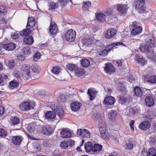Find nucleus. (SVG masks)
Segmentation results:
<instances>
[{
	"instance_id": "nucleus-1",
	"label": "nucleus",
	"mask_w": 156,
	"mask_h": 156,
	"mask_svg": "<svg viewBox=\"0 0 156 156\" xmlns=\"http://www.w3.org/2000/svg\"><path fill=\"white\" fill-rule=\"evenodd\" d=\"M146 44H141L140 47V50L142 52L147 53L153 52V48L156 47V42L153 37H148L145 41Z\"/></svg>"
},
{
	"instance_id": "nucleus-2",
	"label": "nucleus",
	"mask_w": 156,
	"mask_h": 156,
	"mask_svg": "<svg viewBox=\"0 0 156 156\" xmlns=\"http://www.w3.org/2000/svg\"><path fill=\"white\" fill-rule=\"evenodd\" d=\"M30 66L28 64L24 65L22 68V72L23 77L25 80H28L30 79H32L33 80L37 78V77L34 76V75L31 76L30 73Z\"/></svg>"
},
{
	"instance_id": "nucleus-3",
	"label": "nucleus",
	"mask_w": 156,
	"mask_h": 156,
	"mask_svg": "<svg viewBox=\"0 0 156 156\" xmlns=\"http://www.w3.org/2000/svg\"><path fill=\"white\" fill-rule=\"evenodd\" d=\"M35 105V103L33 101H27L21 103L19 107L23 111H27L34 109Z\"/></svg>"
},
{
	"instance_id": "nucleus-4",
	"label": "nucleus",
	"mask_w": 156,
	"mask_h": 156,
	"mask_svg": "<svg viewBox=\"0 0 156 156\" xmlns=\"http://www.w3.org/2000/svg\"><path fill=\"white\" fill-rule=\"evenodd\" d=\"M76 35L75 31L70 29L66 32L65 34V38L67 41L72 42L75 40Z\"/></svg>"
},
{
	"instance_id": "nucleus-5",
	"label": "nucleus",
	"mask_w": 156,
	"mask_h": 156,
	"mask_svg": "<svg viewBox=\"0 0 156 156\" xmlns=\"http://www.w3.org/2000/svg\"><path fill=\"white\" fill-rule=\"evenodd\" d=\"M51 108L54 111L56 112L60 118H62L64 115V113L62 108L60 106H55L54 104L51 105Z\"/></svg>"
},
{
	"instance_id": "nucleus-6",
	"label": "nucleus",
	"mask_w": 156,
	"mask_h": 156,
	"mask_svg": "<svg viewBox=\"0 0 156 156\" xmlns=\"http://www.w3.org/2000/svg\"><path fill=\"white\" fill-rule=\"evenodd\" d=\"M112 14V11L111 9H108L104 12V13L100 12L98 14L97 16V20L103 21L105 20V18L108 16Z\"/></svg>"
},
{
	"instance_id": "nucleus-7",
	"label": "nucleus",
	"mask_w": 156,
	"mask_h": 156,
	"mask_svg": "<svg viewBox=\"0 0 156 156\" xmlns=\"http://www.w3.org/2000/svg\"><path fill=\"white\" fill-rule=\"evenodd\" d=\"M150 91L147 89H144L142 90L140 87H135L134 90V92L136 96L138 97H141L143 95L145 96L146 93H148Z\"/></svg>"
},
{
	"instance_id": "nucleus-8",
	"label": "nucleus",
	"mask_w": 156,
	"mask_h": 156,
	"mask_svg": "<svg viewBox=\"0 0 156 156\" xmlns=\"http://www.w3.org/2000/svg\"><path fill=\"white\" fill-rule=\"evenodd\" d=\"M42 133L44 135L49 136L53 132V130L48 125H42L39 126Z\"/></svg>"
},
{
	"instance_id": "nucleus-9",
	"label": "nucleus",
	"mask_w": 156,
	"mask_h": 156,
	"mask_svg": "<svg viewBox=\"0 0 156 156\" xmlns=\"http://www.w3.org/2000/svg\"><path fill=\"white\" fill-rule=\"evenodd\" d=\"M99 130L100 134L102 137L106 140L109 139L110 137V136L106 130L105 127L104 126H101L99 128Z\"/></svg>"
},
{
	"instance_id": "nucleus-10",
	"label": "nucleus",
	"mask_w": 156,
	"mask_h": 156,
	"mask_svg": "<svg viewBox=\"0 0 156 156\" xmlns=\"http://www.w3.org/2000/svg\"><path fill=\"white\" fill-rule=\"evenodd\" d=\"M117 98L118 100L122 104H126L129 103L131 99L130 97H127L122 95H119Z\"/></svg>"
},
{
	"instance_id": "nucleus-11",
	"label": "nucleus",
	"mask_w": 156,
	"mask_h": 156,
	"mask_svg": "<svg viewBox=\"0 0 156 156\" xmlns=\"http://www.w3.org/2000/svg\"><path fill=\"white\" fill-rule=\"evenodd\" d=\"M116 30L114 28L109 29L105 32V37L107 39L111 38L116 34Z\"/></svg>"
},
{
	"instance_id": "nucleus-12",
	"label": "nucleus",
	"mask_w": 156,
	"mask_h": 156,
	"mask_svg": "<svg viewBox=\"0 0 156 156\" xmlns=\"http://www.w3.org/2000/svg\"><path fill=\"white\" fill-rule=\"evenodd\" d=\"M77 134L79 135H81L83 137L90 138V134L89 131L86 129H78L77 132Z\"/></svg>"
},
{
	"instance_id": "nucleus-13",
	"label": "nucleus",
	"mask_w": 156,
	"mask_h": 156,
	"mask_svg": "<svg viewBox=\"0 0 156 156\" xmlns=\"http://www.w3.org/2000/svg\"><path fill=\"white\" fill-rule=\"evenodd\" d=\"M151 125V124L149 121H144L140 124L139 127L141 130H146L150 127Z\"/></svg>"
},
{
	"instance_id": "nucleus-14",
	"label": "nucleus",
	"mask_w": 156,
	"mask_h": 156,
	"mask_svg": "<svg viewBox=\"0 0 156 156\" xmlns=\"http://www.w3.org/2000/svg\"><path fill=\"white\" fill-rule=\"evenodd\" d=\"M128 7L125 5L119 4L117 5V10L122 14L124 15L126 13Z\"/></svg>"
},
{
	"instance_id": "nucleus-15",
	"label": "nucleus",
	"mask_w": 156,
	"mask_h": 156,
	"mask_svg": "<svg viewBox=\"0 0 156 156\" xmlns=\"http://www.w3.org/2000/svg\"><path fill=\"white\" fill-rule=\"evenodd\" d=\"M134 4L136 9H142L145 4V0H135Z\"/></svg>"
},
{
	"instance_id": "nucleus-16",
	"label": "nucleus",
	"mask_w": 156,
	"mask_h": 156,
	"mask_svg": "<svg viewBox=\"0 0 156 156\" xmlns=\"http://www.w3.org/2000/svg\"><path fill=\"white\" fill-rule=\"evenodd\" d=\"M115 98L111 96L106 97L104 99V103L105 105H112L115 102Z\"/></svg>"
},
{
	"instance_id": "nucleus-17",
	"label": "nucleus",
	"mask_w": 156,
	"mask_h": 156,
	"mask_svg": "<svg viewBox=\"0 0 156 156\" xmlns=\"http://www.w3.org/2000/svg\"><path fill=\"white\" fill-rule=\"evenodd\" d=\"M23 139V137L21 136H13L12 139V142L15 145H19Z\"/></svg>"
},
{
	"instance_id": "nucleus-18",
	"label": "nucleus",
	"mask_w": 156,
	"mask_h": 156,
	"mask_svg": "<svg viewBox=\"0 0 156 156\" xmlns=\"http://www.w3.org/2000/svg\"><path fill=\"white\" fill-rule=\"evenodd\" d=\"M104 70L107 73L111 74L114 72L115 68L112 64L108 63L105 64Z\"/></svg>"
},
{
	"instance_id": "nucleus-19",
	"label": "nucleus",
	"mask_w": 156,
	"mask_h": 156,
	"mask_svg": "<svg viewBox=\"0 0 156 156\" xmlns=\"http://www.w3.org/2000/svg\"><path fill=\"white\" fill-rule=\"evenodd\" d=\"M49 30L51 34L52 35L55 34L58 30L56 24L53 22H51Z\"/></svg>"
},
{
	"instance_id": "nucleus-20",
	"label": "nucleus",
	"mask_w": 156,
	"mask_h": 156,
	"mask_svg": "<svg viewBox=\"0 0 156 156\" xmlns=\"http://www.w3.org/2000/svg\"><path fill=\"white\" fill-rule=\"evenodd\" d=\"M3 48L6 50L12 51L16 48V45L12 43L3 45Z\"/></svg>"
},
{
	"instance_id": "nucleus-21",
	"label": "nucleus",
	"mask_w": 156,
	"mask_h": 156,
	"mask_svg": "<svg viewBox=\"0 0 156 156\" xmlns=\"http://www.w3.org/2000/svg\"><path fill=\"white\" fill-rule=\"evenodd\" d=\"M97 92L94 89L90 88L88 89L87 94L90 97V100L92 101L94 100Z\"/></svg>"
},
{
	"instance_id": "nucleus-22",
	"label": "nucleus",
	"mask_w": 156,
	"mask_h": 156,
	"mask_svg": "<svg viewBox=\"0 0 156 156\" xmlns=\"http://www.w3.org/2000/svg\"><path fill=\"white\" fill-rule=\"evenodd\" d=\"M80 105V103L77 101H74L71 104L70 107L72 111L76 112L79 109Z\"/></svg>"
},
{
	"instance_id": "nucleus-23",
	"label": "nucleus",
	"mask_w": 156,
	"mask_h": 156,
	"mask_svg": "<svg viewBox=\"0 0 156 156\" xmlns=\"http://www.w3.org/2000/svg\"><path fill=\"white\" fill-rule=\"evenodd\" d=\"M145 101L146 105L148 107H151L153 106L154 104V100L151 96L147 97L145 98Z\"/></svg>"
},
{
	"instance_id": "nucleus-24",
	"label": "nucleus",
	"mask_w": 156,
	"mask_h": 156,
	"mask_svg": "<svg viewBox=\"0 0 156 156\" xmlns=\"http://www.w3.org/2000/svg\"><path fill=\"white\" fill-rule=\"evenodd\" d=\"M56 114L57 113L55 111H48L45 114V117L48 119H52L56 116Z\"/></svg>"
},
{
	"instance_id": "nucleus-25",
	"label": "nucleus",
	"mask_w": 156,
	"mask_h": 156,
	"mask_svg": "<svg viewBox=\"0 0 156 156\" xmlns=\"http://www.w3.org/2000/svg\"><path fill=\"white\" fill-rule=\"evenodd\" d=\"M35 20L34 18L31 17H28L26 27H33L35 25Z\"/></svg>"
},
{
	"instance_id": "nucleus-26",
	"label": "nucleus",
	"mask_w": 156,
	"mask_h": 156,
	"mask_svg": "<svg viewBox=\"0 0 156 156\" xmlns=\"http://www.w3.org/2000/svg\"><path fill=\"white\" fill-rule=\"evenodd\" d=\"M61 137L63 138L70 137L71 136V132L66 129H64L60 132Z\"/></svg>"
},
{
	"instance_id": "nucleus-27",
	"label": "nucleus",
	"mask_w": 156,
	"mask_h": 156,
	"mask_svg": "<svg viewBox=\"0 0 156 156\" xmlns=\"http://www.w3.org/2000/svg\"><path fill=\"white\" fill-rule=\"evenodd\" d=\"M25 43L29 45L32 44L34 42V39L32 36L28 35L25 36L23 39Z\"/></svg>"
},
{
	"instance_id": "nucleus-28",
	"label": "nucleus",
	"mask_w": 156,
	"mask_h": 156,
	"mask_svg": "<svg viewBox=\"0 0 156 156\" xmlns=\"http://www.w3.org/2000/svg\"><path fill=\"white\" fill-rule=\"evenodd\" d=\"M93 144L90 142H88L85 144L84 148L87 152H93Z\"/></svg>"
},
{
	"instance_id": "nucleus-29",
	"label": "nucleus",
	"mask_w": 156,
	"mask_h": 156,
	"mask_svg": "<svg viewBox=\"0 0 156 156\" xmlns=\"http://www.w3.org/2000/svg\"><path fill=\"white\" fill-rule=\"evenodd\" d=\"M102 148V146L98 144H95L93 146V152L98 153L100 151Z\"/></svg>"
},
{
	"instance_id": "nucleus-30",
	"label": "nucleus",
	"mask_w": 156,
	"mask_h": 156,
	"mask_svg": "<svg viewBox=\"0 0 156 156\" xmlns=\"http://www.w3.org/2000/svg\"><path fill=\"white\" fill-rule=\"evenodd\" d=\"M142 30L141 27L140 26L137 27L132 30L131 34L134 35H137L141 32Z\"/></svg>"
},
{
	"instance_id": "nucleus-31",
	"label": "nucleus",
	"mask_w": 156,
	"mask_h": 156,
	"mask_svg": "<svg viewBox=\"0 0 156 156\" xmlns=\"http://www.w3.org/2000/svg\"><path fill=\"white\" fill-rule=\"evenodd\" d=\"M75 72L78 77H80L83 76L85 74V71L83 69L78 68V69L75 70Z\"/></svg>"
},
{
	"instance_id": "nucleus-32",
	"label": "nucleus",
	"mask_w": 156,
	"mask_h": 156,
	"mask_svg": "<svg viewBox=\"0 0 156 156\" xmlns=\"http://www.w3.org/2000/svg\"><path fill=\"white\" fill-rule=\"evenodd\" d=\"M31 30L30 28H27L23 30V31H20V34L21 36H28L27 35L30 34Z\"/></svg>"
},
{
	"instance_id": "nucleus-33",
	"label": "nucleus",
	"mask_w": 156,
	"mask_h": 156,
	"mask_svg": "<svg viewBox=\"0 0 156 156\" xmlns=\"http://www.w3.org/2000/svg\"><path fill=\"white\" fill-rule=\"evenodd\" d=\"M81 64L83 67L87 68L90 64V61L88 59H83L81 61Z\"/></svg>"
},
{
	"instance_id": "nucleus-34",
	"label": "nucleus",
	"mask_w": 156,
	"mask_h": 156,
	"mask_svg": "<svg viewBox=\"0 0 156 156\" xmlns=\"http://www.w3.org/2000/svg\"><path fill=\"white\" fill-rule=\"evenodd\" d=\"M67 69L70 70H75L78 69V66L76 65L73 64H68L66 66Z\"/></svg>"
},
{
	"instance_id": "nucleus-35",
	"label": "nucleus",
	"mask_w": 156,
	"mask_h": 156,
	"mask_svg": "<svg viewBox=\"0 0 156 156\" xmlns=\"http://www.w3.org/2000/svg\"><path fill=\"white\" fill-rule=\"evenodd\" d=\"M156 154V149L152 148L149 149L147 152V156H154Z\"/></svg>"
},
{
	"instance_id": "nucleus-36",
	"label": "nucleus",
	"mask_w": 156,
	"mask_h": 156,
	"mask_svg": "<svg viewBox=\"0 0 156 156\" xmlns=\"http://www.w3.org/2000/svg\"><path fill=\"white\" fill-rule=\"evenodd\" d=\"M19 122V119L16 117H12L11 119V123L13 125L17 124Z\"/></svg>"
},
{
	"instance_id": "nucleus-37",
	"label": "nucleus",
	"mask_w": 156,
	"mask_h": 156,
	"mask_svg": "<svg viewBox=\"0 0 156 156\" xmlns=\"http://www.w3.org/2000/svg\"><path fill=\"white\" fill-rule=\"evenodd\" d=\"M67 96L66 94H61L57 99L58 102H62L66 101L67 98Z\"/></svg>"
},
{
	"instance_id": "nucleus-38",
	"label": "nucleus",
	"mask_w": 156,
	"mask_h": 156,
	"mask_svg": "<svg viewBox=\"0 0 156 156\" xmlns=\"http://www.w3.org/2000/svg\"><path fill=\"white\" fill-rule=\"evenodd\" d=\"M60 71V68L59 66H55L51 70V72L55 74H58Z\"/></svg>"
},
{
	"instance_id": "nucleus-39",
	"label": "nucleus",
	"mask_w": 156,
	"mask_h": 156,
	"mask_svg": "<svg viewBox=\"0 0 156 156\" xmlns=\"http://www.w3.org/2000/svg\"><path fill=\"white\" fill-rule=\"evenodd\" d=\"M116 111L112 110L108 114L109 118L112 119H115L116 116Z\"/></svg>"
},
{
	"instance_id": "nucleus-40",
	"label": "nucleus",
	"mask_w": 156,
	"mask_h": 156,
	"mask_svg": "<svg viewBox=\"0 0 156 156\" xmlns=\"http://www.w3.org/2000/svg\"><path fill=\"white\" fill-rule=\"evenodd\" d=\"M16 65L15 61L14 59L9 60L8 61V66L10 69L14 68Z\"/></svg>"
},
{
	"instance_id": "nucleus-41",
	"label": "nucleus",
	"mask_w": 156,
	"mask_h": 156,
	"mask_svg": "<svg viewBox=\"0 0 156 156\" xmlns=\"http://www.w3.org/2000/svg\"><path fill=\"white\" fill-rule=\"evenodd\" d=\"M30 49L29 47H25L22 50V53L24 55L30 54Z\"/></svg>"
},
{
	"instance_id": "nucleus-42",
	"label": "nucleus",
	"mask_w": 156,
	"mask_h": 156,
	"mask_svg": "<svg viewBox=\"0 0 156 156\" xmlns=\"http://www.w3.org/2000/svg\"><path fill=\"white\" fill-rule=\"evenodd\" d=\"M31 69L34 72L38 73L39 72L40 68L36 64L33 65L31 66Z\"/></svg>"
},
{
	"instance_id": "nucleus-43",
	"label": "nucleus",
	"mask_w": 156,
	"mask_h": 156,
	"mask_svg": "<svg viewBox=\"0 0 156 156\" xmlns=\"http://www.w3.org/2000/svg\"><path fill=\"white\" fill-rule=\"evenodd\" d=\"M148 81L149 82L152 83H156V76H152L149 77L148 79Z\"/></svg>"
},
{
	"instance_id": "nucleus-44",
	"label": "nucleus",
	"mask_w": 156,
	"mask_h": 156,
	"mask_svg": "<svg viewBox=\"0 0 156 156\" xmlns=\"http://www.w3.org/2000/svg\"><path fill=\"white\" fill-rule=\"evenodd\" d=\"M112 49H108V50H104L103 51H100L99 52V54L102 56H105L107 55L108 52H109Z\"/></svg>"
},
{
	"instance_id": "nucleus-45",
	"label": "nucleus",
	"mask_w": 156,
	"mask_h": 156,
	"mask_svg": "<svg viewBox=\"0 0 156 156\" xmlns=\"http://www.w3.org/2000/svg\"><path fill=\"white\" fill-rule=\"evenodd\" d=\"M7 12V10L5 7L3 6H0V14L1 15H4Z\"/></svg>"
},
{
	"instance_id": "nucleus-46",
	"label": "nucleus",
	"mask_w": 156,
	"mask_h": 156,
	"mask_svg": "<svg viewBox=\"0 0 156 156\" xmlns=\"http://www.w3.org/2000/svg\"><path fill=\"white\" fill-rule=\"evenodd\" d=\"M9 85L11 87H16L19 85V83L16 81L14 80L10 82Z\"/></svg>"
},
{
	"instance_id": "nucleus-47",
	"label": "nucleus",
	"mask_w": 156,
	"mask_h": 156,
	"mask_svg": "<svg viewBox=\"0 0 156 156\" xmlns=\"http://www.w3.org/2000/svg\"><path fill=\"white\" fill-rule=\"evenodd\" d=\"M137 62L141 65H144L146 62L145 59L143 58H139L137 59Z\"/></svg>"
},
{
	"instance_id": "nucleus-48",
	"label": "nucleus",
	"mask_w": 156,
	"mask_h": 156,
	"mask_svg": "<svg viewBox=\"0 0 156 156\" xmlns=\"http://www.w3.org/2000/svg\"><path fill=\"white\" fill-rule=\"evenodd\" d=\"M60 145L61 147L63 149H66L68 147V144L65 141L61 142L60 143Z\"/></svg>"
},
{
	"instance_id": "nucleus-49",
	"label": "nucleus",
	"mask_w": 156,
	"mask_h": 156,
	"mask_svg": "<svg viewBox=\"0 0 156 156\" xmlns=\"http://www.w3.org/2000/svg\"><path fill=\"white\" fill-rule=\"evenodd\" d=\"M91 5L90 2H87L85 3L83 5V8L86 10H87L90 6Z\"/></svg>"
},
{
	"instance_id": "nucleus-50",
	"label": "nucleus",
	"mask_w": 156,
	"mask_h": 156,
	"mask_svg": "<svg viewBox=\"0 0 156 156\" xmlns=\"http://www.w3.org/2000/svg\"><path fill=\"white\" fill-rule=\"evenodd\" d=\"M34 129L33 125H30L28 126L27 130L30 133H32L34 131Z\"/></svg>"
},
{
	"instance_id": "nucleus-51",
	"label": "nucleus",
	"mask_w": 156,
	"mask_h": 156,
	"mask_svg": "<svg viewBox=\"0 0 156 156\" xmlns=\"http://www.w3.org/2000/svg\"><path fill=\"white\" fill-rule=\"evenodd\" d=\"M58 2L60 3V5L62 7L66 5L67 0H58Z\"/></svg>"
},
{
	"instance_id": "nucleus-52",
	"label": "nucleus",
	"mask_w": 156,
	"mask_h": 156,
	"mask_svg": "<svg viewBox=\"0 0 156 156\" xmlns=\"http://www.w3.org/2000/svg\"><path fill=\"white\" fill-rule=\"evenodd\" d=\"M7 134V132L3 129L0 128V136H5Z\"/></svg>"
},
{
	"instance_id": "nucleus-53",
	"label": "nucleus",
	"mask_w": 156,
	"mask_h": 156,
	"mask_svg": "<svg viewBox=\"0 0 156 156\" xmlns=\"http://www.w3.org/2000/svg\"><path fill=\"white\" fill-rule=\"evenodd\" d=\"M40 55L39 53L38 52L36 53L34 56L33 60L34 61H37L40 58Z\"/></svg>"
},
{
	"instance_id": "nucleus-54",
	"label": "nucleus",
	"mask_w": 156,
	"mask_h": 156,
	"mask_svg": "<svg viewBox=\"0 0 156 156\" xmlns=\"http://www.w3.org/2000/svg\"><path fill=\"white\" fill-rule=\"evenodd\" d=\"M13 75L14 76L18 79H20V73L19 71L15 70L14 72Z\"/></svg>"
},
{
	"instance_id": "nucleus-55",
	"label": "nucleus",
	"mask_w": 156,
	"mask_h": 156,
	"mask_svg": "<svg viewBox=\"0 0 156 156\" xmlns=\"http://www.w3.org/2000/svg\"><path fill=\"white\" fill-rule=\"evenodd\" d=\"M135 121L133 120H132L129 122V126L131 129L132 131H134V124Z\"/></svg>"
},
{
	"instance_id": "nucleus-56",
	"label": "nucleus",
	"mask_w": 156,
	"mask_h": 156,
	"mask_svg": "<svg viewBox=\"0 0 156 156\" xmlns=\"http://www.w3.org/2000/svg\"><path fill=\"white\" fill-rule=\"evenodd\" d=\"M133 145L132 144H126L125 146V148L126 149H131L133 148Z\"/></svg>"
},
{
	"instance_id": "nucleus-57",
	"label": "nucleus",
	"mask_w": 156,
	"mask_h": 156,
	"mask_svg": "<svg viewBox=\"0 0 156 156\" xmlns=\"http://www.w3.org/2000/svg\"><path fill=\"white\" fill-rule=\"evenodd\" d=\"M119 45H123L125 46V45L121 42H118L116 43H112V44L111 46L112 47H114L115 46H118Z\"/></svg>"
},
{
	"instance_id": "nucleus-58",
	"label": "nucleus",
	"mask_w": 156,
	"mask_h": 156,
	"mask_svg": "<svg viewBox=\"0 0 156 156\" xmlns=\"http://www.w3.org/2000/svg\"><path fill=\"white\" fill-rule=\"evenodd\" d=\"M138 112V110L135 108H131L130 109V112L134 115Z\"/></svg>"
},
{
	"instance_id": "nucleus-59",
	"label": "nucleus",
	"mask_w": 156,
	"mask_h": 156,
	"mask_svg": "<svg viewBox=\"0 0 156 156\" xmlns=\"http://www.w3.org/2000/svg\"><path fill=\"white\" fill-rule=\"evenodd\" d=\"M4 112V108L2 106H0V116L3 115Z\"/></svg>"
},
{
	"instance_id": "nucleus-60",
	"label": "nucleus",
	"mask_w": 156,
	"mask_h": 156,
	"mask_svg": "<svg viewBox=\"0 0 156 156\" xmlns=\"http://www.w3.org/2000/svg\"><path fill=\"white\" fill-rule=\"evenodd\" d=\"M11 37L14 39H16L19 37V35L16 33H14L11 34Z\"/></svg>"
},
{
	"instance_id": "nucleus-61",
	"label": "nucleus",
	"mask_w": 156,
	"mask_h": 156,
	"mask_svg": "<svg viewBox=\"0 0 156 156\" xmlns=\"http://www.w3.org/2000/svg\"><path fill=\"white\" fill-rule=\"evenodd\" d=\"M56 6V5L54 2L51 3L50 5V7L51 9H55Z\"/></svg>"
},
{
	"instance_id": "nucleus-62",
	"label": "nucleus",
	"mask_w": 156,
	"mask_h": 156,
	"mask_svg": "<svg viewBox=\"0 0 156 156\" xmlns=\"http://www.w3.org/2000/svg\"><path fill=\"white\" fill-rule=\"evenodd\" d=\"M68 144L70 147H71L74 145V141L73 140H71L69 141Z\"/></svg>"
},
{
	"instance_id": "nucleus-63",
	"label": "nucleus",
	"mask_w": 156,
	"mask_h": 156,
	"mask_svg": "<svg viewBox=\"0 0 156 156\" xmlns=\"http://www.w3.org/2000/svg\"><path fill=\"white\" fill-rule=\"evenodd\" d=\"M3 79L2 76L0 74V85L3 86Z\"/></svg>"
},
{
	"instance_id": "nucleus-64",
	"label": "nucleus",
	"mask_w": 156,
	"mask_h": 156,
	"mask_svg": "<svg viewBox=\"0 0 156 156\" xmlns=\"http://www.w3.org/2000/svg\"><path fill=\"white\" fill-rule=\"evenodd\" d=\"M0 22L2 23L6 24L7 22L5 19L2 18L0 20Z\"/></svg>"
}]
</instances>
